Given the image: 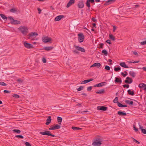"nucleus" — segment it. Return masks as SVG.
<instances>
[{
    "label": "nucleus",
    "mask_w": 146,
    "mask_h": 146,
    "mask_svg": "<svg viewBox=\"0 0 146 146\" xmlns=\"http://www.w3.org/2000/svg\"><path fill=\"white\" fill-rule=\"evenodd\" d=\"M0 15L3 20L5 21L7 20V18L4 14H1Z\"/></svg>",
    "instance_id": "nucleus-30"
},
{
    "label": "nucleus",
    "mask_w": 146,
    "mask_h": 146,
    "mask_svg": "<svg viewBox=\"0 0 146 146\" xmlns=\"http://www.w3.org/2000/svg\"><path fill=\"white\" fill-rule=\"evenodd\" d=\"M106 84V82H102L100 83L96 84L94 86L95 87H100L103 86H105Z\"/></svg>",
    "instance_id": "nucleus-15"
},
{
    "label": "nucleus",
    "mask_w": 146,
    "mask_h": 146,
    "mask_svg": "<svg viewBox=\"0 0 146 146\" xmlns=\"http://www.w3.org/2000/svg\"><path fill=\"white\" fill-rule=\"evenodd\" d=\"M25 145L26 146H31V144L28 142H26L25 143Z\"/></svg>",
    "instance_id": "nucleus-51"
},
{
    "label": "nucleus",
    "mask_w": 146,
    "mask_h": 146,
    "mask_svg": "<svg viewBox=\"0 0 146 146\" xmlns=\"http://www.w3.org/2000/svg\"><path fill=\"white\" fill-rule=\"evenodd\" d=\"M109 37L110 39H111V40L113 41H114L115 40V38L114 36H113V35L111 34H110L109 35Z\"/></svg>",
    "instance_id": "nucleus-28"
},
{
    "label": "nucleus",
    "mask_w": 146,
    "mask_h": 146,
    "mask_svg": "<svg viewBox=\"0 0 146 146\" xmlns=\"http://www.w3.org/2000/svg\"><path fill=\"white\" fill-rule=\"evenodd\" d=\"M101 66L100 63L99 62L95 63L90 66V67L92 68L93 67H95L97 68H100Z\"/></svg>",
    "instance_id": "nucleus-12"
},
{
    "label": "nucleus",
    "mask_w": 146,
    "mask_h": 146,
    "mask_svg": "<svg viewBox=\"0 0 146 146\" xmlns=\"http://www.w3.org/2000/svg\"><path fill=\"white\" fill-rule=\"evenodd\" d=\"M119 64L122 67H123L124 68H129V67L126 66V65L125 64V63L124 62H121Z\"/></svg>",
    "instance_id": "nucleus-23"
},
{
    "label": "nucleus",
    "mask_w": 146,
    "mask_h": 146,
    "mask_svg": "<svg viewBox=\"0 0 146 146\" xmlns=\"http://www.w3.org/2000/svg\"><path fill=\"white\" fill-rule=\"evenodd\" d=\"M129 74L130 75L133 77H134L135 76V73L133 71H130L129 72Z\"/></svg>",
    "instance_id": "nucleus-27"
},
{
    "label": "nucleus",
    "mask_w": 146,
    "mask_h": 146,
    "mask_svg": "<svg viewBox=\"0 0 146 146\" xmlns=\"http://www.w3.org/2000/svg\"><path fill=\"white\" fill-rule=\"evenodd\" d=\"M24 46L28 48H30L32 47L33 46L32 44L27 43V41L25 42L24 43Z\"/></svg>",
    "instance_id": "nucleus-10"
},
{
    "label": "nucleus",
    "mask_w": 146,
    "mask_h": 146,
    "mask_svg": "<svg viewBox=\"0 0 146 146\" xmlns=\"http://www.w3.org/2000/svg\"><path fill=\"white\" fill-rule=\"evenodd\" d=\"M92 19L94 22H96L97 21V20L94 17H92Z\"/></svg>",
    "instance_id": "nucleus-59"
},
{
    "label": "nucleus",
    "mask_w": 146,
    "mask_h": 146,
    "mask_svg": "<svg viewBox=\"0 0 146 146\" xmlns=\"http://www.w3.org/2000/svg\"><path fill=\"white\" fill-rule=\"evenodd\" d=\"M118 98L117 97H116L115 99H114V100H113V102L114 103H117H117L118 102H118Z\"/></svg>",
    "instance_id": "nucleus-36"
},
{
    "label": "nucleus",
    "mask_w": 146,
    "mask_h": 146,
    "mask_svg": "<svg viewBox=\"0 0 146 146\" xmlns=\"http://www.w3.org/2000/svg\"><path fill=\"white\" fill-rule=\"evenodd\" d=\"M115 0H109L107 2V3L110 2V3L114 2L115 1Z\"/></svg>",
    "instance_id": "nucleus-48"
},
{
    "label": "nucleus",
    "mask_w": 146,
    "mask_h": 146,
    "mask_svg": "<svg viewBox=\"0 0 146 146\" xmlns=\"http://www.w3.org/2000/svg\"><path fill=\"white\" fill-rule=\"evenodd\" d=\"M42 41L45 43H47L48 42H50V43L51 42H50L52 40V39L50 37L48 36H45L43 37L42 38Z\"/></svg>",
    "instance_id": "nucleus-6"
},
{
    "label": "nucleus",
    "mask_w": 146,
    "mask_h": 146,
    "mask_svg": "<svg viewBox=\"0 0 146 146\" xmlns=\"http://www.w3.org/2000/svg\"><path fill=\"white\" fill-rule=\"evenodd\" d=\"M64 17V16L60 15L57 16L54 19L55 21H58L61 20Z\"/></svg>",
    "instance_id": "nucleus-17"
},
{
    "label": "nucleus",
    "mask_w": 146,
    "mask_h": 146,
    "mask_svg": "<svg viewBox=\"0 0 146 146\" xmlns=\"http://www.w3.org/2000/svg\"><path fill=\"white\" fill-rule=\"evenodd\" d=\"M13 96L15 98H19V96L17 94H14L13 95Z\"/></svg>",
    "instance_id": "nucleus-42"
},
{
    "label": "nucleus",
    "mask_w": 146,
    "mask_h": 146,
    "mask_svg": "<svg viewBox=\"0 0 146 146\" xmlns=\"http://www.w3.org/2000/svg\"><path fill=\"white\" fill-rule=\"evenodd\" d=\"M8 18L10 19L11 20V23L13 21L14 19L11 16H9L8 17Z\"/></svg>",
    "instance_id": "nucleus-43"
},
{
    "label": "nucleus",
    "mask_w": 146,
    "mask_h": 146,
    "mask_svg": "<svg viewBox=\"0 0 146 146\" xmlns=\"http://www.w3.org/2000/svg\"><path fill=\"white\" fill-rule=\"evenodd\" d=\"M100 48H102L103 47V46L104 45V44L103 43H101V44H100Z\"/></svg>",
    "instance_id": "nucleus-62"
},
{
    "label": "nucleus",
    "mask_w": 146,
    "mask_h": 146,
    "mask_svg": "<svg viewBox=\"0 0 146 146\" xmlns=\"http://www.w3.org/2000/svg\"><path fill=\"white\" fill-rule=\"evenodd\" d=\"M21 23L20 21L14 19L11 22V24L14 25L19 24Z\"/></svg>",
    "instance_id": "nucleus-18"
},
{
    "label": "nucleus",
    "mask_w": 146,
    "mask_h": 146,
    "mask_svg": "<svg viewBox=\"0 0 146 146\" xmlns=\"http://www.w3.org/2000/svg\"><path fill=\"white\" fill-rule=\"evenodd\" d=\"M105 92L104 90V89H102L101 90H99V91L96 92V93L97 94H102L104 93Z\"/></svg>",
    "instance_id": "nucleus-24"
},
{
    "label": "nucleus",
    "mask_w": 146,
    "mask_h": 146,
    "mask_svg": "<svg viewBox=\"0 0 146 146\" xmlns=\"http://www.w3.org/2000/svg\"><path fill=\"white\" fill-rule=\"evenodd\" d=\"M36 35V32H32L29 33L27 36V38L29 39L33 40L34 39L35 36Z\"/></svg>",
    "instance_id": "nucleus-3"
},
{
    "label": "nucleus",
    "mask_w": 146,
    "mask_h": 146,
    "mask_svg": "<svg viewBox=\"0 0 146 146\" xmlns=\"http://www.w3.org/2000/svg\"><path fill=\"white\" fill-rule=\"evenodd\" d=\"M107 108L104 106H98L97 107V110H98L106 111Z\"/></svg>",
    "instance_id": "nucleus-11"
},
{
    "label": "nucleus",
    "mask_w": 146,
    "mask_h": 146,
    "mask_svg": "<svg viewBox=\"0 0 146 146\" xmlns=\"http://www.w3.org/2000/svg\"><path fill=\"white\" fill-rule=\"evenodd\" d=\"M42 61L44 63H46V60L44 58H43L42 59Z\"/></svg>",
    "instance_id": "nucleus-54"
},
{
    "label": "nucleus",
    "mask_w": 146,
    "mask_h": 146,
    "mask_svg": "<svg viewBox=\"0 0 146 146\" xmlns=\"http://www.w3.org/2000/svg\"><path fill=\"white\" fill-rule=\"evenodd\" d=\"M37 10L38 11V13L39 14H40L41 13L42 10L40 8H38L37 9Z\"/></svg>",
    "instance_id": "nucleus-57"
},
{
    "label": "nucleus",
    "mask_w": 146,
    "mask_h": 146,
    "mask_svg": "<svg viewBox=\"0 0 146 146\" xmlns=\"http://www.w3.org/2000/svg\"><path fill=\"white\" fill-rule=\"evenodd\" d=\"M128 94L131 95L133 96L134 94V92L133 91H131L130 90H129L127 91Z\"/></svg>",
    "instance_id": "nucleus-32"
},
{
    "label": "nucleus",
    "mask_w": 146,
    "mask_h": 146,
    "mask_svg": "<svg viewBox=\"0 0 146 146\" xmlns=\"http://www.w3.org/2000/svg\"><path fill=\"white\" fill-rule=\"evenodd\" d=\"M74 47L77 50L79 51L82 52H84L85 51V49L79 46L76 45H74Z\"/></svg>",
    "instance_id": "nucleus-8"
},
{
    "label": "nucleus",
    "mask_w": 146,
    "mask_h": 146,
    "mask_svg": "<svg viewBox=\"0 0 146 146\" xmlns=\"http://www.w3.org/2000/svg\"><path fill=\"white\" fill-rule=\"evenodd\" d=\"M51 117L50 116H48V118L46 119V122L45 123V124L46 125H49L51 122Z\"/></svg>",
    "instance_id": "nucleus-16"
},
{
    "label": "nucleus",
    "mask_w": 146,
    "mask_h": 146,
    "mask_svg": "<svg viewBox=\"0 0 146 146\" xmlns=\"http://www.w3.org/2000/svg\"><path fill=\"white\" fill-rule=\"evenodd\" d=\"M60 125L58 124H54L50 126V127L49 129L50 130H53L57 129L60 128Z\"/></svg>",
    "instance_id": "nucleus-7"
},
{
    "label": "nucleus",
    "mask_w": 146,
    "mask_h": 146,
    "mask_svg": "<svg viewBox=\"0 0 146 146\" xmlns=\"http://www.w3.org/2000/svg\"><path fill=\"white\" fill-rule=\"evenodd\" d=\"M139 61H127V62L129 63H138L139 62Z\"/></svg>",
    "instance_id": "nucleus-37"
},
{
    "label": "nucleus",
    "mask_w": 146,
    "mask_h": 146,
    "mask_svg": "<svg viewBox=\"0 0 146 146\" xmlns=\"http://www.w3.org/2000/svg\"><path fill=\"white\" fill-rule=\"evenodd\" d=\"M120 69L121 68L120 67L115 68H114V70L116 72L120 70Z\"/></svg>",
    "instance_id": "nucleus-40"
},
{
    "label": "nucleus",
    "mask_w": 146,
    "mask_h": 146,
    "mask_svg": "<svg viewBox=\"0 0 146 146\" xmlns=\"http://www.w3.org/2000/svg\"><path fill=\"white\" fill-rule=\"evenodd\" d=\"M102 141L101 139H98L94 140L92 143L93 146H100Z\"/></svg>",
    "instance_id": "nucleus-2"
},
{
    "label": "nucleus",
    "mask_w": 146,
    "mask_h": 146,
    "mask_svg": "<svg viewBox=\"0 0 146 146\" xmlns=\"http://www.w3.org/2000/svg\"><path fill=\"white\" fill-rule=\"evenodd\" d=\"M15 137L17 138H19L21 139H23L24 138L21 135H17L15 136Z\"/></svg>",
    "instance_id": "nucleus-39"
},
{
    "label": "nucleus",
    "mask_w": 146,
    "mask_h": 146,
    "mask_svg": "<svg viewBox=\"0 0 146 146\" xmlns=\"http://www.w3.org/2000/svg\"><path fill=\"white\" fill-rule=\"evenodd\" d=\"M102 53L104 54L106 56L108 55V52L107 51L105 50H102Z\"/></svg>",
    "instance_id": "nucleus-33"
},
{
    "label": "nucleus",
    "mask_w": 146,
    "mask_h": 146,
    "mask_svg": "<svg viewBox=\"0 0 146 146\" xmlns=\"http://www.w3.org/2000/svg\"><path fill=\"white\" fill-rule=\"evenodd\" d=\"M13 131L14 132H15L17 133H20L21 132V131L19 129H13Z\"/></svg>",
    "instance_id": "nucleus-35"
},
{
    "label": "nucleus",
    "mask_w": 146,
    "mask_h": 146,
    "mask_svg": "<svg viewBox=\"0 0 146 146\" xmlns=\"http://www.w3.org/2000/svg\"><path fill=\"white\" fill-rule=\"evenodd\" d=\"M122 82L121 80V78H119L117 77L115 78V83H121Z\"/></svg>",
    "instance_id": "nucleus-22"
},
{
    "label": "nucleus",
    "mask_w": 146,
    "mask_h": 146,
    "mask_svg": "<svg viewBox=\"0 0 146 146\" xmlns=\"http://www.w3.org/2000/svg\"><path fill=\"white\" fill-rule=\"evenodd\" d=\"M125 82L126 83L130 84L133 82L132 80L129 77H127L126 79L125 80Z\"/></svg>",
    "instance_id": "nucleus-13"
},
{
    "label": "nucleus",
    "mask_w": 146,
    "mask_h": 146,
    "mask_svg": "<svg viewBox=\"0 0 146 146\" xmlns=\"http://www.w3.org/2000/svg\"><path fill=\"white\" fill-rule=\"evenodd\" d=\"M117 114L120 115L122 116H125L126 115V114L125 113L123 112L120 111H118L117 112Z\"/></svg>",
    "instance_id": "nucleus-25"
},
{
    "label": "nucleus",
    "mask_w": 146,
    "mask_h": 146,
    "mask_svg": "<svg viewBox=\"0 0 146 146\" xmlns=\"http://www.w3.org/2000/svg\"><path fill=\"white\" fill-rule=\"evenodd\" d=\"M62 120V118L60 117H57V121L58 122L59 124H61Z\"/></svg>",
    "instance_id": "nucleus-29"
},
{
    "label": "nucleus",
    "mask_w": 146,
    "mask_h": 146,
    "mask_svg": "<svg viewBox=\"0 0 146 146\" xmlns=\"http://www.w3.org/2000/svg\"><path fill=\"white\" fill-rule=\"evenodd\" d=\"M123 87L124 88L126 87L127 88H128L129 87V85H126L124 84L123 85Z\"/></svg>",
    "instance_id": "nucleus-56"
},
{
    "label": "nucleus",
    "mask_w": 146,
    "mask_h": 146,
    "mask_svg": "<svg viewBox=\"0 0 146 146\" xmlns=\"http://www.w3.org/2000/svg\"><path fill=\"white\" fill-rule=\"evenodd\" d=\"M0 84L1 85L3 86H6L7 85L6 84L3 82H0Z\"/></svg>",
    "instance_id": "nucleus-47"
},
{
    "label": "nucleus",
    "mask_w": 146,
    "mask_h": 146,
    "mask_svg": "<svg viewBox=\"0 0 146 146\" xmlns=\"http://www.w3.org/2000/svg\"><path fill=\"white\" fill-rule=\"evenodd\" d=\"M74 53V54H78L79 53V52L78 51V50H74L73 51Z\"/></svg>",
    "instance_id": "nucleus-50"
},
{
    "label": "nucleus",
    "mask_w": 146,
    "mask_h": 146,
    "mask_svg": "<svg viewBox=\"0 0 146 146\" xmlns=\"http://www.w3.org/2000/svg\"><path fill=\"white\" fill-rule=\"evenodd\" d=\"M105 68L106 70H110V66H105Z\"/></svg>",
    "instance_id": "nucleus-45"
},
{
    "label": "nucleus",
    "mask_w": 146,
    "mask_h": 146,
    "mask_svg": "<svg viewBox=\"0 0 146 146\" xmlns=\"http://www.w3.org/2000/svg\"><path fill=\"white\" fill-rule=\"evenodd\" d=\"M140 44L142 45L146 44V40L144 41H143L141 42H140Z\"/></svg>",
    "instance_id": "nucleus-49"
},
{
    "label": "nucleus",
    "mask_w": 146,
    "mask_h": 146,
    "mask_svg": "<svg viewBox=\"0 0 146 146\" xmlns=\"http://www.w3.org/2000/svg\"><path fill=\"white\" fill-rule=\"evenodd\" d=\"M93 79L87 80H84L81 82V84H85L93 80Z\"/></svg>",
    "instance_id": "nucleus-21"
},
{
    "label": "nucleus",
    "mask_w": 146,
    "mask_h": 146,
    "mask_svg": "<svg viewBox=\"0 0 146 146\" xmlns=\"http://www.w3.org/2000/svg\"><path fill=\"white\" fill-rule=\"evenodd\" d=\"M139 87L140 88H143L144 90H146V84H140L139 85Z\"/></svg>",
    "instance_id": "nucleus-20"
},
{
    "label": "nucleus",
    "mask_w": 146,
    "mask_h": 146,
    "mask_svg": "<svg viewBox=\"0 0 146 146\" xmlns=\"http://www.w3.org/2000/svg\"><path fill=\"white\" fill-rule=\"evenodd\" d=\"M116 27H115V26H113V32H114L115 31V30H116Z\"/></svg>",
    "instance_id": "nucleus-61"
},
{
    "label": "nucleus",
    "mask_w": 146,
    "mask_h": 146,
    "mask_svg": "<svg viewBox=\"0 0 146 146\" xmlns=\"http://www.w3.org/2000/svg\"><path fill=\"white\" fill-rule=\"evenodd\" d=\"M90 0H87L86 1V6L88 7V8H89L90 6Z\"/></svg>",
    "instance_id": "nucleus-31"
},
{
    "label": "nucleus",
    "mask_w": 146,
    "mask_h": 146,
    "mask_svg": "<svg viewBox=\"0 0 146 146\" xmlns=\"http://www.w3.org/2000/svg\"><path fill=\"white\" fill-rule=\"evenodd\" d=\"M3 92L6 93H9L11 92V91H8L7 90H5L3 91Z\"/></svg>",
    "instance_id": "nucleus-53"
},
{
    "label": "nucleus",
    "mask_w": 146,
    "mask_h": 146,
    "mask_svg": "<svg viewBox=\"0 0 146 146\" xmlns=\"http://www.w3.org/2000/svg\"><path fill=\"white\" fill-rule=\"evenodd\" d=\"M106 42L108 43L109 44H111L110 41V40H109V39H108V40H107L106 41Z\"/></svg>",
    "instance_id": "nucleus-58"
},
{
    "label": "nucleus",
    "mask_w": 146,
    "mask_h": 146,
    "mask_svg": "<svg viewBox=\"0 0 146 146\" xmlns=\"http://www.w3.org/2000/svg\"><path fill=\"white\" fill-rule=\"evenodd\" d=\"M139 128L141 130V131L144 134H146V130L143 129L142 127L140 125H139Z\"/></svg>",
    "instance_id": "nucleus-26"
},
{
    "label": "nucleus",
    "mask_w": 146,
    "mask_h": 146,
    "mask_svg": "<svg viewBox=\"0 0 146 146\" xmlns=\"http://www.w3.org/2000/svg\"><path fill=\"white\" fill-rule=\"evenodd\" d=\"M53 48L52 46H46L44 48V49L46 51H49L52 50Z\"/></svg>",
    "instance_id": "nucleus-19"
},
{
    "label": "nucleus",
    "mask_w": 146,
    "mask_h": 146,
    "mask_svg": "<svg viewBox=\"0 0 146 146\" xmlns=\"http://www.w3.org/2000/svg\"><path fill=\"white\" fill-rule=\"evenodd\" d=\"M16 11V10L14 8H12L10 10V11L12 13H14Z\"/></svg>",
    "instance_id": "nucleus-44"
},
{
    "label": "nucleus",
    "mask_w": 146,
    "mask_h": 146,
    "mask_svg": "<svg viewBox=\"0 0 146 146\" xmlns=\"http://www.w3.org/2000/svg\"><path fill=\"white\" fill-rule=\"evenodd\" d=\"M17 81L19 83L21 84V83L23 82V80L22 79H21L19 78V79H17Z\"/></svg>",
    "instance_id": "nucleus-38"
},
{
    "label": "nucleus",
    "mask_w": 146,
    "mask_h": 146,
    "mask_svg": "<svg viewBox=\"0 0 146 146\" xmlns=\"http://www.w3.org/2000/svg\"><path fill=\"white\" fill-rule=\"evenodd\" d=\"M92 88V86H90L87 88V90L88 91H90Z\"/></svg>",
    "instance_id": "nucleus-55"
},
{
    "label": "nucleus",
    "mask_w": 146,
    "mask_h": 146,
    "mask_svg": "<svg viewBox=\"0 0 146 146\" xmlns=\"http://www.w3.org/2000/svg\"><path fill=\"white\" fill-rule=\"evenodd\" d=\"M84 2L82 0H80L78 1V8L80 9L83 8L84 7Z\"/></svg>",
    "instance_id": "nucleus-9"
},
{
    "label": "nucleus",
    "mask_w": 146,
    "mask_h": 146,
    "mask_svg": "<svg viewBox=\"0 0 146 146\" xmlns=\"http://www.w3.org/2000/svg\"><path fill=\"white\" fill-rule=\"evenodd\" d=\"M74 3L75 0H70L67 5L66 7L68 8L72 5L74 4Z\"/></svg>",
    "instance_id": "nucleus-14"
},
{
    "label": "nucleus",
    "mask_w": 146,
    "mask_h": 146,
    "mask_svg": "<svg viewBox=\"0 0 146 146\" xmlns=\"http://www.w3.org/2000/svg\"><path fill=\"white\" fill-rule=\"evenodd\" d=\"M125 102L126 103L129 104V103H130V101L129 100H126L125 101Z\"/></svg>",
    "instance_id": "nucleus-63"
},
{
    "label": "nucleus",
    "mask_w": 146,
    "mask_h": 146,
    "mask_svg": "<svg viewBox=\"0 0 146 146\" xmlns=\"http://www.w3.org/2000/svg\"><path fill=\"white\" fill-rule=\"evenodd\" d=\"M117 106L119 107H122L123 105L120 104L119 102L117 103Z\"/></svg>",
    "instance_id": "nucleus-52"
},
{
    "label": "nucleus",
    "mask_w": 146,
    "mask_h": 146,
    "mask_svg": "<svg viewBox=\"0 0 146 146\" xmlns=\"http://www.w3.org/2000/svg\"><path fill=\"white\" fill-rule=\"evenodd\" d=\"M72 128L74 130H77L81 129V128L77 127H72Z\"/></svg>",
    "instance_id": "nucleus-34"
},
{
    "label": "nucleus",
    "mask_w": 146,
    "mask_h": 146,
    "mask_svg": "<svg viewBox=\"0 0 146 146\" xmlns=\"http://www.w3.org/2000/svg\"><path fill=\"white\" fill-rule=\"evenodd\" d=\"M19 31L24 36L26 35L28 33V29L25 26H21L19 28Z\"/></svg>",
    "instance_id": "nucleus-1"
},
{
    "label": "nucleus",
    "mask_w": 146,
    "mask_h": 146,
    "mask_svg": "<svg viewBox=\"0 0 146 146\" xmlns=\"http://www.w3.org/2000/svg\"><path fill=\"white\" fill-rule=\"evenodd\" d=\"M133 128H134V130L135 131H138V130L137 129V128H136V127H135L134 126H133Z\"/></svg>",
    "instance_id": "nucleus-64"
},
{
    "label": "nucleus",
    "mask_w": 146,
    "mask_h": 146,
    "mask_svg": "<svg viewBox=\"0 0 146 146\" xmlns=\"http://www.w3.org/2000/svg\"><path fill=\"white\" fill-rule=\"evenodd\" d=\"M124 72L126 74H124L123 72H121V74L123 77H125L127 75V72L126 71H125Z\"/></svg>",
    "instance_id": "nucleus-46"
},
{
    "label": "nucleus",
    "mask_w": 146,
    "mask_h": 146,
    "mask_svg": "<svg viewBox=\"0 0 146 146\" xmlns=\"http://www.w3.org/2000/svg\"><path fill=\"white\" fill-rule=\"evenodd\" d=\"M40 133L43 135H48L53 137L55 136L54 135L51 134L50 131H44L40 132Z\"/></svg>",
    "instance_id": "nucleus-5"
},
{
    "label": "nucleus",
    "mask_w": 146,
    "mask_h": 146,
    "mask_svg": "<svg viewBox=\"0 0 146 146\" xmlns=\"http://www.w3.org/2000/svg\"><path fill=\"white\" fill-rule=\"evenodd\" d=\"M83 87L82 86H81L77 90L78 91H81L83 89Z\"/></svg>",
    "instance_id": "nucleus-41"
},
{
    "label": "nucleus",
    "mask_w": 146,
    "mask_h": 146,
    "mask_svg": "<svg viewBox=\"0 0 146 146\" xmlns=\"http://www.w3.org/2000/svg\"><path fill=\"white\" fill-rule=\"evenodd\" d=\"M78 39L79 42L81 43L82 42L84 39V36L82 33H79L78 34Z\"/></svg>",
    "instance_id": "nucleus-4"
},
{
    "label": "nucleus",
    "mask_w": 146,
    "mask_h": 146,
    "mask_svg": "<svg viewBox=\"0 0 146 146\" xmlns=\"http://www.w3.org/2000/svg\"><path fill=\"white\" fill-rule=\"evenodd\" d=\"M133 53L135 55H136L137 56L138 55V53H137V52H136L135 51H133Z\"/></svg>",
    "instance_id": "nucleus-60"
}]
</instances>
